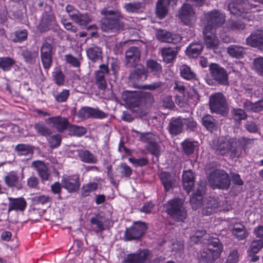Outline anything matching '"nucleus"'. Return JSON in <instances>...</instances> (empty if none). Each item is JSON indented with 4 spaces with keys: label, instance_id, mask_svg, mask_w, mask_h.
Wrapping results in <instances>:
<instances>
[{
    "label": "nucleus",
    "instance_id": "f257e3e1",
    "mask_svg": "<svg viewBox=\"0 0 263 263\" xmlns=\"http://www.w3.org/2000/svg\"><path fill=\"white\" fill-rule=\"evenodd\" d=\"M101 13L104 16L100 21V27L103 32L116 34L123 29L124 23L120 21L122 16L118 11L104 8Z\"/></svg>",
    "mask_w": 263,
    "mask_h": 263
},
{
    "label": "nucleus",
    "instance_id": "f03ea898",
    "mask_svg": "<svg viewBox=\"0 0 263 263\" xmlns=\"http://www.w3.org/2000/svg\"><path fill=\"white\" fill-rule=\"evenodd\" d=\"M223 251V245L217 238L209 240L206 247L200 251L198 256L200 262L213 263L220 256Z\"/></svg>",
    "mask_w": 263,
    "mask_h": 263
},
{
    "label": "nucleus",
    "instance_id": "7ed1b4c3",
    "mask_svg": "<svg viewBox=\"0 0 263 263\" xmlns=\"http://www.w3.org/2000/svg\"><path fill=\"white\" fill-rule=\"evenodd\" d=\"M165 213L177 222H184L187 218V214L183 206V201L179 198L169 200L164 204Z\"/></svg>",
    "mask_w": 263,
    "mask_h": 263
},
{
    "label": "nucleus",
    "instance_id": "20e7f679",
    "mask_svg": "<svg viewBox=\"0 0 263 263\" xmlns=\"http://www.w3.org/2000/svg\"><path fill=\"white\" fill-rule=\"evenodd\" d=\"M55 39L51 36L44 38L40 49V55L43 66L45 69H49L52 64V57L54 54Z\"/></svg>",
    "mask_w": 263,
    "mask_h": 263
},
{
    "label": "nucleus",
    "instance_id": "39448f33",
    "mask_svg": "<svg viewBox=\"0 0 263 263\" xmlns=\"http://www.w3.org/2000/svg\"><path fill=\"white\" fill-rule=\"evenodd\" d=\"M228 8L234 15L248 21L253 18L249 3L246 0H233L228 4Z\"/></svg>",
    "mask_w": 263,
    "mask_h": 263
},
{
    "label": "nucleus",
    "instance_id": "423d86ee",
    "mask_svg": "<svg viewBox=\"0 0 263 263\" xmlns=\"http://www.w3.org/2000/svg\"><path fill=\"white\" fill-rule=\"evenodd\" d=\"M209 182L213 189L228 190L231 184L229 176L224 170H216L211 172Z\"/></svg>",
    "mask_w": 263,
    "mask_h": 263
},
{
    "label": "nucleus",
    "instance_id": "0eeeda50",
    "mask_svg": "<svg viewBox=\"0 0 263 263\" xmlns=\"http://www.w3.org/2000/svg\"><path fill=\"white\" fill-rule=\"evenodd\" d=\"M125 102L134 110L142 103L153 98V95L147 92L126 91L124 95Z\"/></svg>",
    "mask_w": 263,
    "mask_h": 263
},
{
    "label": "nucleus",
    "instance_id": "6e6552de",
    "mask_svg": "<svg viewBox=\"0 0 263 263\" xmlns=\"http://www.w3.org/2000/svg\"><path fill=\"white\" fill-rule=\"evenodd\" d=\"M205 22L204 29L215 30L220 27L225 22V16L218 10H213L203 13Z\"/></svg>",
    "mask_w": 263,
    "mask_h": 263
},
{
    "label": "nucleus",
    "instance_id": "1a4fd4ad",
    "mask_svg": "<svg viewBox=\"0 0 263 263\" xmlns=\"http://www.w3.org/2000/svg\"><path fill=\"white\" fill-rule=\"evenodd\" d=\"M148 229L147 224L141 221H135L128 228H126L124 235L126 241L139 240L145 235Z\"/></svg>",
    "mask_w": 263,
    "mask_h": 263
},
{
    "label": "nucleus",
    "instance_id": "9d476101",
    "mask_svg": "<svg viewBox=\"0 0 263 263\" xmlns=\"http://www.w3.org/2000/svg\"><path fill=\"white\" fill-rule=\"evenodd\" d=\"M209 106L212 112L223 115L227 110V102L222 92H215L209 98Z\"/></svg>",
    "mask_w": 263,
    "mask_h": 263
},
{
    "label": "nucleus",
    "instance_id": "9b49d317",
    "mask_svg": "<svg viewBox=\"0 0 263 263\" xmlns=\"http://www.w3.org/2000/svg\"><path fill=\"white\" fill-rule=\"evenodd\" d=\"M209 71L213 80L218 84L229 85V74L225 68L217 63H212L209 65Z\"/></svg>",
    "mask_w": 263,
    "mask_h": 263
},
{
    "label": "nucleus",
    "instance_id": "f8f14e48",
    "mask_svg": "<svg viewBox=\"0 0 263 263\" xmlns=\"http://www.w3.org/2000/svg\"><path fill=\"white\" fill-rule=\"evenodd\" d=\"M57 25L56 17L50 10L49 11H45L42 14L37 29L40 33H43L52 29Z\"/></svg>",
    "mask_w": 263,
    "mask_h": 263
},
{
    "label": "nucleus",
    "instance_id": "ddd939ff",
    "mask_svg": "<svg viewBox=\"0 0 263 263\" xmlns=\"http://www.w3.org/2000/svg\"><path fill=\"white\" fill-rule=\"evenodd\" d=\"M110 73L108 65L103 64L99 66L94 74L95 83L100 91H105L107 87L106 77Z\"/></svg>",
    "mask_w": 263,
    "mask_h": 263
},
{
    "label": "nucleus",
    "instance_id": "4468645a",
    "mask_svg": "<svg viewBox=\"0 0 263 263\" xmlns=\"http://www.w3.org/2000/svg\"><path fill=\"white\" fill-rule=\"evenodd\" d=\"M61 183L62 187L69 193L77 192L81 185L79 176L77 174H64L62 176Z\"/></svg>",
    "mask_w": 263,
    "mask_h": 263
},
{
    "label": "nucleus",
    "instance_id": "2eb2a0df",
    "mask_svg": "<svg viewBox=\"0 0 263 263\" xmlns=\"http://www.w3.org/2000/svg\"><path fill=\"white\" fill-rule=\"evenodd\" d=\"M65 10L71 20L81 26H86L91 21L87 13H81L71 5H67Z\"/></svg>",
    "mask_w": 263,
    "mask_h": 263
},
{
    "label": "nucleus",
    "instance_id": "dca6fc26",
    "mask_svg": "<svg viewBox=\"0 0 263 263\" xmlns=\"http://www.w3.org/2000/svg\"><path fill=\"white\" fill-rule=\"evenodd\" d=\"M235 144L236 139L234 138H221L218 139L217 144L213 146V149L216 154L223 156L232 151Z\"/></svg>",
    "mask_w": 263,
    "mask_h": 263
},
{
    "label": "nucleus",
    "instance_id": "f3484780",
    "mask_svg": "<svg viewBox=\"0 0 263 263\" xmlns=\"http://www.w3.org/2000/svg\"><path fill=\"white\" fill-rule=\"evenodd\" d=\"M78 116L83 119L89 118L102 119L107 118L108 114L98 108L85 106L79 110Z\"/></svg>",
    "mask_w": 263,
    "mask_h": 263
},
{
    "label": "nucleus",
    "instance_id": "a211bd4d",
    "mask_svg": "<svg viewBox=\"0 0 263 263\" xmlns=\"http://www.w3.org/2000/svg\"><path fill=\"white\" fill-rule=\"evenodd\" d=\"M178 0H157L156 4L155 14L160 20L165 17L169 12L170 6H176Z\"/></svg>",
    "mask_w": 263,
    "mask_h": 263
},
{
    "label": "nucleus",
    "instance_id": "6ab92c4d",
    "mask_svg": "<svg viewBox=\"0 0 263 263\" xmlns=\"http://www.w3.org/2000/svg\"><path fill=\"white\" fill-rule=\"evenodd\" d=\"M147 78V72L142 65H137L131 71L128 77L129 82L134 86H137L139 83L143 82Z\"/></svg>",
    "mask_w": 263,
    "mask_h": 263
},
{
    "label": "nucleus",
    "instance_id": "aec40b11",
    "mask_svg": "<svg viewBox=\"0 0 263 263\" xmlns=\"http://www.w3.org/2000/svg\"><path fill=\"white\" fill-rule=\"evenodd\" d=\"M45 122L47 124L51 125L59 133H63L68 129L70 124L68 119L61 116L50 117L46 119Z\"/></svg>",
    "mask_w": 263,
    "mask_h": 263
},
{
    "label": "nucleus",
    "instance_id": "412c9836",
    "mask_svg": "<svg viewBox=\"0 0 263 263\" xmlns=\"http://www.w3.org/2000/svg\"><path fill=\"white\" fill-rule=\"evenodd\" d=\"M151 254V251L148 249L138 250L135 253L128 254L123 263H144Z\"/></svg>",
    "mask_w": 263,
    "mask_h": 263
},
{
    "label": "nucleus",
    "instance_id": "4be33fe9",
    "mask_svg": "<svg viewBox=\"0 0 263 263\" xmlns=\"http://www.w3.org/2000/svg\"><path fill=\"white\" fill-rule=\"evenodd\" d=\"M195 13L192 6L184 3L179 10L178 17L185 25H190L195 20Z\"/></svg>",
    "mask_w": 263,
    "mask_h": 263
},
{
    "label": "nucleus",
    "instance_id": "5701e85b",
    "mask_svg": "<svg viewBox=\"0 0 263 263\" xmlns=\"http://www.w3.org/2000/svg\"><path fill=\"white\" fill-rule=\"evenodd\" d=\"M216 30L203 29L204 42L207 48H216L219 44Z\"/></svg>",
    "mask_w": 263,
    "mask_h": 263
},
{
    "label": "nucleus",
    "instance_id": "b1692460",
    "mask_svg": "<svg viewBox=\"0 0 263 263\" xmlns=\"http://www.w3.org/2000/svg\"><path fill=\"white\" fill-rule=\"evenodd\" d=\"M157 39L161 42L172 43L174 44L180 42L182 37L178 34H173L165 30H160L156 34Z\"/></svg>",
    "mask_w": 263,
    "mask_h": 263
},
{
    "label": "nucleus",
    "instance_id": "393cba45",
    "mask_svg": "<svg viewBox=\"0 0 263 263\" xmlns=\"http://www.w3.org/2000/svg\"><path fill=\"white\" fill-rule=\"evenodd\" d=\"M141 52L138 47H130L125 52L126 64L129 67H135L139 61Z\"/></svg>",
    "mask_w": 263,
    "mask_h": 263
},
{
    "label": "nucleus",
    "instance_id": "a878e982",
    "mask_svg": "<svg viewBox=\"0 0 263 263\" xmlns=\"http://www.w3.org/2000/svg\"><path fill=\"white\" fill-rule=\"evenodd\" d=\"M247 45L254 48H263V30H256L246 39Z\"/></svg>",
    "mask_w": 263,
    "mask_h": 263
},
{
    "label": "nucleus",
    "instance_id": "bb28decb",
    "mask_svg": "<svg viewBox=\"0 0 263 263\" xmlns=\"http://www.w3.org/2000/svg\"><path fill=\"white\" fill-rule=\"evenodd\" d=\"M183 122L181 117H172L168 123L167 129L169 133L177 136L182 132Z\"/></svg>",
    "mask_w": 263,
    "mask_h": 263
},
{
    "label": "nucleus",
    "instance_id": "cd10ccee",
    "mask_svg": "<svg viewBox=\"0 0 263 263\" xmlns=\"http://www.w3.org/2000/svg\"><path fill=\"white\" fill-rule=\"evenodd\" d=\"M205 193L204 187L199 185L195 192H194L190 198V203L194 210L199 208L203 202V195Z\"/></svg>",
    "mask_w": 263,
    "mask_h": 263
},
{
    "label": "nucleus",
    "instance_id": "c85d7f7f",
    "mask_svg": "<svg viewBox=\"0 0 263 263\" xmlns=\"http://www.w3.org/2000/svg\"><path fill=\"white\" fill-rule=\"evenodd\" d=\"M32 166L37 171L39 176L42 181L49 180L50 173L47 166L44 161L41 160L34 161L32 162Z\"/></svg>",
    "mask_w": 263,
    "mask_h": 263
},
{
    "label": "nucleus",
    "instance_id": "c756f323",
    "mask_svg": "<svg viewBox=\"0 0 263 263\" xmlns=\"http://www.w3.org/2000/svg\"><path fill=\"white\" fill-rule=\"evenodd\" d=\"M164 190L167 192L173 189L175 183V177L169 172L162 171L159 176Z\"/></svg>",
    "mask_w": 263,
    "mask_h": 263
},
{
    "label": "nucleus",
    "instance_id": "7c9ffc66",
    "mask_svg": "<svg viewBox=\"0 0 263 263\" xmlns=\"http://www.w3.org/2000/svg\"><path fill=\"white\" fill-rule=\"evenodd\" d=\"M182 183L184 189L189 194L195 184V174L192 170L184 171L183 172Z\"/></svg>",
    "mask_w": 263,
    "mask_h": 263
},
{
    "label": "nucleus",
    "instance_id": "2f4dec72",
    "mask_svg": "<svg viewBox=\"0 0 263 263\" xmlns=\"http://www.w3.org/2000/svg\"><path fill=\"white\" fill-rule=\"evenodd\" d=\"M219 206V202L216 198L209 197L202 209V213L206 216L211 215L217 211Z\"/></svg>",
    "mask_w": 263,
    "mask_h": 263
},
{
    "label": "nucleus",
    "instance_id": "473e14b6",
    "mask_svg": "<svg viewBox=\"0 0 263 263\" xmlns=\"http://www.w3.org/2000/svg\"><path fill=\"white\" fill-rule=\"evenodd\" d=\"M77 155L80 160L86 163L96 164L98 162L97 157L87 149H78Z\"/></svg>",
    "mask_w": 263,
    "mask_h": 263
},
{
    "label": "nucleus",
    "instance_id": "72a5a7b5",
    "mask_svg": "<svg viewBox=\"0 0 263 263\" xmlns=\"http://www.w3.org/2000/svg\"><path fill=\"white\" fill-rule=\"evenodd\" d=\"M10 202L9 203L8 211H24L27 206V202L23 198H9Z\"/></svg>",
    "mask_w": 263,
    "mask_h": 263
},
{
    "label": "nucleus",
    "instance_id": "f704fd0d",
    "mask_svg": "<svg viewBox=\"0 0 263 263\" xmlns=\"http://www.w3.org/2000/svg\"><path fill=\"white\" fill-rule=\"evenodd\" d=\"M88 58L92 62H96L102 59V48L93 45L86 49Z\"/></svg>",
    "mask_w": 263,
    "mask_h": 263
},
{
    "label": "nucleus",
    "instance_id": "c9c22d12",
    "mask_svg": "<svg viewBox=\"0 0 263 263\" xmlns=\"http://www.w3.org/2000/svg\"><path fill=\"white\" fill-rule=\"evenodd\" d=\"M146 66L147 72L148 71L154 76L158 77L162 71L161 65L154 60L149 59L147 60Z\"/></svg>",
    "mask_w": 263,
    "mask_h": 263
},
{
    "label": "nucleus",
    "instance_id": "e433bc0d",
    "mask_svg": "<svg viewBox=\"0 0 263 263\" xmlns=\"http://www.w3.org/2000/svg\"><path fill=\"white\" fill-rule=\"evenodd\" d=\"M179 70L180 76L183 79L187 81L197 80L196 73L187 65H182Z\"/></svg>",
    "mask_w": 263,
    "mask_h": 263
},
{
    "label": "nucleus",
    "instance_id": "4c0bfd02",
    "mask_svg": "<svg viewBox=\"0 0 263 263\" xmlns=\"http://www.w3.org/2000/svg\"><path fill=\"white\" fill-rule=\"evenodd\" d=\"M203 46L201 43L191 44L186 49V55L192 58H197L201 53Z\"/></svg>",
    "mask_w": 263,
    "mask_h": 263
},
{
    "label": "nucleus",
    "instance_id": "58836bf2",
    "mask_svg": "<svg viewBox=\"0 0 263 263\" xmlns=\"http://www.w3.org/2000/svg\"><path fill=\"white\" fill-rule=\"evenodd\" d=\"M33 127L39 136L47 138L52 134V129L42 121L35 123Z\"/></svg>",
    "mask_w": 263,
    "mask_h": 263
},
{
    "label": "nucleus",
    "instance_id": "ea45409f",
    "mask_svg": "<svg viewBox=\"0 0 263 263\" xmlns=\"http://www.w3.org/2000/svg\"><path fill=\"white\" fill-rule=\"evenodd\" d=\"M140 136V140L146 145L151 144L160 139L158 136L150 132L141 133L136 130H133Z\"/></svg>",
    "mask_w": 263,
    "mask_h": 263
},
{
    "label": "nucleus",
    "instance_id": "a19ab883",
    "mask_svg": "<svg viewBox=\"0 0 263 263\" xmlns=\"http://www.w3.org/2000/svg\"><path fill=\"white\" fill-rule=\"evenodd\" d=\"M197 142L186 139L181 143L182 152L186 156H191L194 154L196 148Z\"/></svg>",
    "mask_w": 263,
    "mask_h": 263
},
{
    "label": "nucleus",
    "instance_id": "79ce46f5",
    "mask_svg": "<svg viewBox=\"0 0 263 263\" xmlns=\"http://www.w3.org/2000/svg\"><path fill=\"white\" fill-rule=\"evenodd\" d=\"M202 124L210 132H213L217 128L216 120L210 115H206L202 117Z\"/></svg>",
    "mask_w": 263,
    "mask_h": 263
},
{
    "label": "nucleus",
    "instance_id": "37998d69",
    "mask_svg": "<svg viewBox=\"0 0 263 263\" xmlns=\"http://www.w3.org/2000/svg\"><path fill=\"white\" fill-rule=\"evenodd\" d=\"M228 53L230 56L237 59H241L243 57L245 48L237 45H231L227 49Z\"/></svg>",
    "mask_w": 263,
    "mask_h": 263
},
{
    "label": "nucleus",
    "instance_id": "c03bdc74",
    "mask_svg": "<svg viewBox=\"0 0 263 263\" xmlns=\"http://www.w3.org/2000/svg\"><path fill=\"white\" fill-rule=\"evenodd\" d=\"M145 149L148 153L154 156L158 161L161 154V141L160 139L151 144L146 145Z\"/></svg>",
    "mask_w": 263,
    "mask_h": 263
},
{
    "label": "nucleus",
    "instance_id": "a18cd8bd",
    "mask_svg": "<svg viewBox=\"0 0 263 263\" xmlns=\"http://www.w3.org/2000/svg\"><path fill=\"white\" fill-rule=\"evenodd\" d=\"M177 52L171 47H165L161 49L163 61L166 63H172L176 58Z\"/></svg>",
    "mask_w": 263,
    "mask_h": 263
},
{
    "label": "nucleus",
    "instance_id": "49530a36",
    "mask_svg": "<svg viewBox=\"0 0 263 263\" xmlns=\"http://www.w3.org/2000/svg\"><path fill=\"white\" fill-rule=\"evenodd\" d=\"M4 181L7 186H16L19 182V176L16 172L11 171L5 177Z\"/></svg>",
    "mask_w": 263,
    "mask_h": 263
},
{
    "label": "nucleus",
    "instance_id": "de8ad7c7",
    "mask_svg": "<svg viewBox=\"0 0 263 263\" xmlns=\"http://www.w3.org/2000/svg\"><path fill=\"white\" fill-rule=\"evenodd\" d=\"M68 135L71 136L80 137L87 133V128L82 126L69 124L68 128Z\"/></svg>",
    "mask_w": 263,
    "mask_h": 263
},
{
    "label": "nucleus",
    "instance_id": "09e8293b",
    "mask_svg": "<svg viewBox=\"0 0 263 263\" xmlns=\"http://www.w3.org/2000/svg\"><path fill=\"white\" fill-rule=\"evenodd\" d=\"M22 55L25 60V61L28 63H33L35 59L39 55L37 50L34 49H25L22 50Z\"/></svg>",
    "mask_w": 263,
    "mask_h": 263
},
{
    "label": "nucleus",
    "instance_id": "8fccbe9b",
    "mask_svg": "<svg viewBox=\"0 0 263 263\" xmlns=\"http://www.w3.org/2000/svg\"><path fill=\"white\" fill-rule=\"evenodd\" d=\"M231 113L232 118L238 124H240L242 120H245L248 118V115L245 110L241 108H233Z\"/></svg>",
    "mask_w": 263,
    "mask_h": 263
},
{
    "label": "nucleus",
    "instance_id": "3c124183",
    "mask_svg": "<svg viewBox=\"0 0 263 263\" xmlns=\"http://www.w3.org/2000/svg\"><path fill=\"white\" fill-rule=\"evenodd\" d=\"M28 32L26 29L16 30L10 34L11 40L14 43H22L28 37Z\"/></svg>",
    "mask_w": 263,
    "mask_h": 263
},
{
    "label": "nucleus",
    "instance_id": "603ef678",
    "mask_svg": "<svg viewBox=\"0 0 263 263\" xmlns=\"http://www.w3.org/2000/svg\"><path fill=\"white\" fill-rule=\"evenodd\" d=\"M14 150L18 156H27L33 153V146L27 144H18Z\"/></svg>",
    "mask_w": 263,
    "mask_h": 263
},
{
    "label": "nucleus",
    "instance_id": "864d4df0",
    "mask_svg": "<svg viewBox=\"0 0 263 263\" xmlns=\"http://www.w3.org/2000/svg\"><path fill=\"white\" fill-rule=\"evenodd\" d=\"M15 63V60L9 57L0 58V69L4 71L11 70Z\"/></svg>",
    "mask_w": 263,
    "mask_h": 263
},
{
    "label": "nucleus",
    "instance_id": "5fc2aeb1",
    "mask_svg": "<svg viewBox=\"0 0 263 263\" xmlns=\"http://www.w3.org/2000/svg\"><path fill=\"white\" fill-rule=\"evenodd\" d=\"M102 216L98 214L94 217H92L90 219V223L92 226H95L97 233L101 232L106 229L104 222L102 220Z\"/></svg>",
    "mask_w": 263,
    "mask_h": 263
},
{
    "label": "nucleus",
    "instance_id": "6e6d98bb",
    "mask_svg": "<svg viewBox=\"0 0 263 263\" xmlns=\"http://www.w3.org/2000/svg\"><path fill=\"white\" fill-rule=\"evenodd\" d=\"M232 233L239 240L245 239L248 236L245 226L241 224H236L234 226Z\"/></svg>",
    "mask_w": 263,
    "mask_h": 263
},
{
    "label": "nucleus",
    "instance_id": "4d7b16f0",
    "mask_svg": "<svg viewBox=\"0 0 263 263\" xmlns=\"http://www.w3.org/2000/svg\"><path fill=\"white\" fill-rule=\"evenodd\" d=\"M227 28L233 31H241L245 29V24L240 20H228L227 22Z\"/></svg>",
    "mask_w": 263,
    "mask_h": 263
},
{
    "label": "nucleus",
    "instance_id": "13d9d810",
    "mask_svg": "<svg viewBox=\"0 0 263 263\" xmlns=\"http://www.w3.org/2000/svg\"><path fill=\"white\" fill-rule=\"evenodd\" d=\"M143 3L139 1H133L125 3L123 8L129 13H137L143 7Z\"/></svg>",
    "mask_w": 263,
    "mask_h": 263
},
{
    "label": "nucleus",
    "instance_id": "bf43d9fd",
    "mask_svg": "<svg viewBox=\"0 0 263 263\" xmlns=\"http://www.w3.org/2000/svg\"><path fill=\"white\" fill-rule=\"evenodd\" d=\"M98 188V184L91 182L83 185L82 188V195L83 197L88 196L91 193L96 191Z\"/></svg>",
    "mask_w": 263,
    "mask_h": 263
},
{
    "label": "nucleus",
    "instance_id": "052dcab7",
    "mask_svg": "<svg viewBox=\"0 0 263 263\" xmlns=\"http://www.w3.org/2000/svg\"><path fill=\"white\" fill-rule=\"evenodd\" d=\"M46 139L50 147L52 148L58 147L61 144L62 136L59 134L51 135Z\"/></svg>",
    "mask_w": 263,
    "mask_h": 263
},
{
    "label": "nucleus",
    "instance_id": "680f3d73",
    "mask_svg": "<svg viewBox=\"0 0 263 263\" xmlns=\"http://www.w3.org/2000/svg\"><path fill=\"white\" fill-rule=\"evenodd\" d=\"M69 96L70 91L67 89H64L61 92H57L53 95L55 101L59 103L66 102Z\"/></svg>",
    "mask_w": 263,
    "mask_h": 263
},
{
    "label": "nucleus",
    "instance_id": "e2e57ef3",
    "mask_svg": "<svg viewBox=\"0 0 263 263\" xmlns=\"http://www.w3.org/2000/svg\"><path fill=\"white\" fill-rule=\"evenodd\" d=\"M52 77L55 83L58 86L64 85L65 77L61 69H58L52 73Z\"/></svg>",
    "mask_w": 263,
    "mask_h": 263
},
{
    "label": "nucleus",
    "instance_id": "0e129e2a",
    "mask_svg": "<svg viewBox=\"0 0 263 263\" xmlns=\"http://www.w3.org/2000/svg\"><path fill=\"white\" fill-rule=\"evenodd\" d=\"M183 125L187 131L194 132L197 128V122L192 117L182 119Z\"/></svg>",
    "mask_w": 263,
    "mask_h": 263
},
{
    "label": "nucleus",
    "instance_id": "69168bd1",
    "mask_svg": "<svg viewBox=\"0 0 263 263\" xmlns=\"http://www.w3.org/2000/svg\"><path fill=\"white\" fill-rule=\"evenodd\" d=\"M263 247V241L261 240H254L251 242L248 252L252 254H256Z\"/></svg>",
    "mask_w": 263,
    "mask_h": 263
},
{
    "label": "nucleus",
    "instance_id": "338daca9",
    "mask_svg": "<svg viewBox=\"0 0 263 263\" xmlns=\"http://www.w3.org/2000/svg\"><path fill=\"white\" fill-rule=\"evenodd\" d=\"M253 66L257 72L263 77V57H259L254 59Z\"/></svg>",
    "mask_w": 263,
    "mask_h": 263
},
{
    "label": "nucleus",
    "instance_id": "774afa93",
    "mask_svg": "<svg viewBox=\"0 0 263 263\" xmlns=\"http://www.w3.org/2000/svg\"><path fill=\"white\" fill-rule=\"evenodd\" d=\"M128 160L136 167L138 166H144L147 165L148 163V159L144 157L139 159L135 158H129Z\"/></svg>",
    "mask_w": 263,
    "mask_h": 263
}]
</instances>
